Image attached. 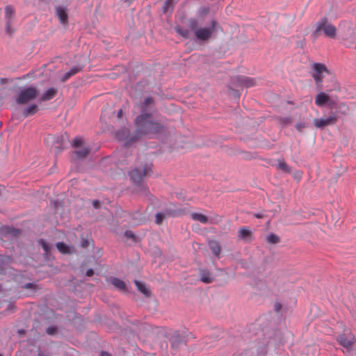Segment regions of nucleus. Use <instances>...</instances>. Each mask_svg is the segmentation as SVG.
Wrapping results in <instances>:
<instances>
[{"label": "nucleus", "instance_id": "1", "mask_svg": "<svg viewBox=\"0 0 356 356\" xmlns=\"http://www.w3.org/2000/svg\"><path fill=\"white\" fill-rule=\"evenodd\" d=\"M135 130L132 140H139L145 136L163 131L164 126L156 121L152 116L139 114L134 121Z\"/></svg>", "mask_w": 356, "mask_h": 356}, {"label": "nucleus", "instance_id": "2", "mask_svg": "<svg viewBox=\"0 0 356 356\" xmlns=\"http://www.w3.org/2000/svg\"><path fill=\"white\" fill-rule=\"evenodd\" d=\"M186 26L193 31L195 39L198 41L207 42L215 32L217 23L212 20L210 25L207 27H199L200 22L195 18H190L186 23Z\"/></svg>", "mask_w": 356, "mask_h": 356}, {"label": "nucleus", "instance_id": "3", "mask_svg": "<svg viewBox=\"0 0 356 356\" xmlns=\"http://www.w3.org/2000/svg\"><path fill=\"white\" fill-rule=\"evenodd\" d=\"M40 92L36 87H26L19 91L15 97V101L19 105L26 104L37 98Z\"/></svg>", "mask_w": 356, "mask_h": 356}, {"label": "nucleus", "instance_id": "4", "mask_svg": "<svg viewBox=\"0 0 356 356\" xmlns=\"http://www.w3.org/2000/svg\"><path fill=\"white\" fill-rule=\"evenodd\" d=\"M321 31H323L325 35L327 37L333 38L336 36V27L332 24L327 22L326 18L321 19L316 24V29L313 32L314 37L317 38L320 35Z\"/></svg>", "mask_w": 356, "mask_h": 356}, {"label": "nucleus", "instance_id": "5", "mask_svg": "<svg viewBox=\"0 0 356 356\" xmlns=\"http://www.w3.org/2000/svg\"><path fill=\"white\" fill-rule=\"evenodd\" d=\"M152 172L150 164L138 166L129 172V176L133 182L136 184H140L143 178L147 177Z\"/></svg>", "mask_w": 356, "mask_h": 356}, {"label": "nucleus", "instance_id": "6", "mask_svg": "<svg viewBox=\"0 0 356 356\" xmlns=\"http://www.w3.org/2000/svg\"><path fill=\"white\" fill-rule=\"evenodd\" d=\"M312 68L313 70L312 76L316 86H320L322 83L325 74H330V71L323 63H314L312 65Z\"/></svg>", "mask_w": 356, "mask_h": 356}, {"label": "nucleus", "instance_id": "7", "mask_svg": "<svg viewBox=\"0 0 356 356\" xmlns=\"http://www.w3.org/2000/svg\"><path fill=\"white\" fill-rule=\"evenodd\" d=\"M337 341L348 353L353 350L354 344L356 342L355 336L349 330H345L343 333L339 335Z\"/></svg>", "mask_w": 356, "mask_h": 356}, {"label": "nucleus", "instance_id": "8", "mask_svg": "<svg viewBox=\"0 0 356 356\" xmlns=\"http://www.w3.org/2000/svg\"><path fill=\"white\" fill-rule=\"evenodd\" d=\"M73 147L74 148V154L78 159L86 158L91 150L89 147L85 145L83 140L80 138L74 139Z\"/></svg>", "mask_w": 356, "mask_h": 356}, {"label": "nucleus", "instance_id": "9", "mask_svg": "<svg viewBox=\"0 0 356 356\" xmlns=\"http://www.w3.org/2000/svg\"><path fill=\"white\" fill-rule=\"evenodd\" d=\"M191 218L194 221L199 222L204 225L218 224L222 221V217L218 215H213V216L209 217L199 212H192L191 213Z\"/></svg>", "mask_w": 356, "mask_h": 356}, {"label": "nucleus", "instance_id": "10", "mask_svg": "<svg viewBox=\"0 0 356 356\" xmlns=\"http://www.w3.org/2000/svg\"><path fill=\"white\" fill-rule=\"evenodd\" d=\"M47 140L48 141L52 143V145L54 147L55 153L58 154L64 149V145H65L68 138L67 134H63L58 136H50Z\"/></svg>", "mask_w": 356, "mask_h": 356}, {"label": "nucleus", "instance_id": "11", "mask_svg": "<svg viewBox=\"0 0 356 356\" xmlns=\"http://www.w3.org/2000/svg\"><path fill=\"white\" fill-rule=\"evenodd\" d=\"M140 114H146L152 116L154 111V102L152 97H147L144 102L136 106Z\"/></svg>", "mask_w": 356, "mask_h": 356}, {"label": "nucleus", "instance_id": "12", "mask_svg": "<svg viewBox=\"0 0 356 356\" xmlns=\"http://www.w3.org/2000/svg\"><path fill=\"white\" fill-rule=\"evenodd\" d=\"M134 136V132L132 134L130 133L129 129L126 127H122L117 131L115 133V138L120 140L124 143L125 145H130L138 140H132V138Z\"/></svg>", "mask_w": 356, "mask_h": 356}, {"label": "nucleus", "instance_id": "13", "mask_svg": "<svg viewBox=\"0 0 356 356\" xmlns=\"http://www.w3.org/2000/svg\"><path fill=\"white\" fill-rule=\"evenodd\" d=\"M232 86L235 87H251L254 86L257 83L255 79L245 76H238L234 77L232 81Z\"/></svg>", "mask_w": 356, "mask_h": 356}, {"label": "nucleus", "instance_id": "14", "mask_svg": "<svg viewBox=\"0 0 356 356\" xmlns=\"http://www.w3.org/2000/svg\"><path fill=\"white\" fill-rule=\"evenodd\" d=\"M55 15L64 26L68 24V9L66 6L58 5L55 7Z\"/></svg>", "mask_w": 356, "mask_h": 356}, {"label": "nucleus", "instance_id": "15", "mask_svg": "<svg viewBox=\"0 0 356 356\" xmlns=\"http://www.w3.org/2000/svg\"><path fill=\"white\" fill-rule=\"evenodd\" d=\"M337 120V115L332 113L330 116L326 118H316L314 120V124L318 129H323L325 127L334 124Z\"/></svg>", "mask_w": 356, "mask_h": 356}, {"label": "nucleus", "instance_id": "16", "mask_svg": "<svg viewBox=\"0 0 356 356\" xmlns=\"http://www.w3.org/2000/svg\"><path fill=\"white\" fill-rule=\"evenodd\" d=\"M199 275L200 280L205 284H210L214 280L213 273L204 268L199 270Z\"/></svg>", "mask_w": 356, "mask_h": 356}, {"label": "nucleus", "instance_id": "17", "mask_svg": "<svg viewBox=\"0 0 356 356\" xmlns=\"http://www.w3.org/2000/svg\"><path fill=\"white\" fill-rule=\"evenodd\" d=\"M252 232L248 227H241L238 232V238L244 241H250L252 240Z\"/></svg>", "mask_w": 356, "mask_h": 356}, {"label": "nucleus", "instance_id": "18", "mask_svg": "<svg viewBox=\"0 0 356 356\" xmlns=\"http://www.w3.org/2000/svg\"><path fill=\"white\" fill-rule=\"evenodd\" d=\"M108 281L118 290L124 292L127 291L126 284L122 280L117 277H111L108 278Z\"/></svg>", "mask_w": 356, "mask_h": 356}, {"label": "nucleus", "instance_id": "19", "mask_svg": "<svg viewBox=\"0 0 356 356\" xmlns=\"http://www.w3.org/2000/svg\"><path fill=\"white\" fill-rule=\"evenodd\" d=\"M58 92V89L56 88H49L45 90L41 95L40 100L42 102H46L54 98Z\"/></svg>", "mask_w": 356, "mask_h": 356}, {"label": "nucleus", "instance_id": "20", "mask_svg": "<svg viewBox=\"0 0 356 356\" xmlns=\"http://www.w3.org/2000/svg\"><path fill=\"white\" fill-rule=\"evenodd\" d=\"M208 245L215 256L218 257L220 254L222 247L220 241L211 240L208 242Z\"/></svg>", "mask_w": 356, "mask_h": 356}, {"label": "nucleus", "instance_id": "21", "mask_svg": "<svg viewBox=\"0 0 356 356\" xmlns=\"http://www.w3.org/2000/svg\"><path fill=\"white\" fill-rule=\"evenodd\" d=\"M184 143V140H181V136H177L175 134L173 135L170 134L169 138V143L174 147V148H179L182 147V143Z\"/></svg>", "mask_w": 356, "mask_h": 356}, {"label": "nucleus", "instance_id": "22", "mask_svg": "<svg viewBox=\"0 0 356 356\" xmlns=\"http://www.w3.org/2000/svg\"><path fill=\"white\" fill-rule=\"evenodd\" d=\"M330 100V97L325 92H320L316 97L315 103L318 106H322L326 103H327Z\"/></svg>", "mask_w": 356, "mask_h": 356}, {"label": "nucleus", "instance_id": "23", "mask_svg": "<svg viewBox=\"0 0 356 356\" xmlns=\"http://www.w3.org/2000/svg\"><path fill=\"white\" fill-rule=\"evenodd\" d=\"M82 70V67L81 66H75L71 68L67 72H66L60 79L61 82L66 81L68 79H70L72 76L76 74Z\"/></svg>", "mask_w": 356, "mask_h": 356}, {"label": "nucleus", "instance_id": "24", "mask_svg": "<svg viewBox=\"0 0 356 356\" xmlns=\"http://www.w3.org/2000/svg\"><path fill=\"white\" fill-rule=\"evenodd\" d=\"M135 284L137 287V289L143 293L146 297H149L151 296L150 290L146 286L144 282L135 280Z\"/></svg>", "mask_w": 356, "mask_h": 356}, {"label": "nucleus", "instance_id": "25", "mask_svg": "<svg viewBox=\"0 0 356 356\" xmlns=\"http://www.w3.org/2000/svg\"><path fill=\"white\" fill-rule=\"evenodd\" d=\"M265 240L267 243L270 245H276L281 242L280 237L278 235L273 233H270L269 234H268L266 236Z\"/></svg>", "mask_w": 356, "mask_h": 356}, {"label": "nucleus", "instance_id": "26", "mask_svg": "<svg viewBox=\"0 0 356 356\" xmlns=\"http://www.w3.org/2000/svg\"><path fill=\"white\" fill-rule=\"evenodd\" d=\"M56 248H58V250L62 252V253H64V254H71L74 251L72 250V248H71L70 247L67 246L65 243L63 242H58L56 243Z\"/></svg>", "mask_w": 356, "mask_h": 356}, {"label": "nucleus", "instance_id": "27", "mask_svg": "<svg viewBox=\"0 0 356 356\" xmlns=\"http://www.w3.org/2000/svg\"><path fill=\"white\" fill-rule=\"evenodd\" d=\"M38 111V108L35 104H31L23 110L22 114L24 117H28L35 114Z\"/></svg>", "mask_w": 356, "mask_h": 356}, {"label": "nucleus", "instance_id": "28", "mask_svg": "<svg viewBox=\"0 0 356 356\" xmlns=\"http://www.w3.org/2000/svg\"><path fill=\"white\" fill-rule=\"evenodd\" d=\"M124 236L126 238V242L129 245H131L132 243H136L138 241L137 237L131 231H126L124 234Z\"/></svg>", "mask_w": 356, "mask_h": 356}, {"label": "nucleus", "instance_id": "29", "mask_svg": "<svg viewBox=\"0 0 356 356\" xmlns=\"http://www.w3.org/2000/svg\"><path fill=\"white\" fill-rule=\"evenodd\" d=\"M15 16V11L10 6H7L5 8V18L6 21L11 22Z\"/></svg>", "mask_w": 356, "mask_h": 356}, {"label": "nucleus", "instance_id": "30", "mask_svg": "<svg viewBox=\"0 0 356 356\" xmlns=\"http://www.w3.org/2000/svg\"><path fill=\"white\" fill-rule=\"evenodd\" d=\"M175 31L177 33H179L181 36L185 38H190V31L188 29H185L181 28L180 26H175Z\"/></svg>", "mask_w": 356, "mask_h": 356}, {"label": "nucleus", "instance_id": "31", "mask_svg": "<svg viewBox=\"0 0 356 356\" xmlns=\"http://www.w3.org/2000/svg\"><path fill=\"white\" fill-rule=\"evenodd\" d=\"M3 232L8 235L17 236L19 231L14 227H6L3 228Z\"/></svg>", "mask_w": 356, "mask_h": 356}, {"label": "nucleus", "instance_id": "32", "mask_svg": "<svg viewBox=\"0 0 356 356\" xmlns=\"http://www.w3.org/2000/svg\"><path fill=\"white\" fill-rule=\"evenodd\" d=\"M277 168L282 170L286 173L291 172V168L283 161H279L277 163Z\"/></svg>", "mask_w": 356, "mask_h": 356}, {"label": "nucleus", "instance_id": "33", "mask_svg": "<svg viewBox=\"0 0 356 356\" xmlns=\"http://www.w3.org/2000/svg\"><path fill=\"white\" fill-rule=\"evenodd\" d=\"M166 215L165 213H162V212H159L156 214V219H155V222L157 224V225H161L163 222V220L165 219Z\"/></svg>", "mask_w": 356, "mask_h": 356}, {"label": "nucleus", "instance_id": "34", "mask_svg": "<svg viewBox=\"0 0 356 356\" xmlns=\"http://www.w3.org/2000/svg\"><path fill=\"white\" fill-rule=\"evenodd\" d=\"M38 243L42 246L46 253H48L50 251L51 248L49 245L44 239H40Z\"/></svg>", "mask_w": 356, "mask_h": 356}, {"label": "nucleus", "instance_id": "35", "mask_svg": "<svg viewBox=\"0 0 356 356\" xmlns=\"http://www.w3.org/2000/svg\"><path fill=\"white\" fill-rule=\"evenodd\" d=\"M172 1L173 0H166L164 3L163 9L165 13H167L169 10L172 9Z\"/></svg>", "mask_w": 356, "mask_h": 356}, {"label": "nucleus", "instance_id": "36", "mask_svg": "<svg viewBox=\"0 0 356 356\" xmlns=\"http://www.w3.org/2000/svg\"><path fill=\"white\" fill-rule=\"evenodd\" d=\"M338 108L339 111L344 115H346L348 112V107L343 103H341L339 105Z\"/></svg>", "mask_w": 356, "mask_h": 356}, {"label": "nucleus", "instance_id": "37", "mask_svg": "<svg viewBox=\"0 0 356 356\" xmlns=\"http://www.w3.org/2000/svg\"><path fill=\"white\" fill-rule=\"evenodd\" d=\"M46 332L49 335H55L57 333V327L54 325L49 326L46 329Z\"/></svg>", "mask_w": 356, "mask_h": 356}, {"label": "nucleus", "instance_id": "38", "mask_svg": "<svg viewBox=\"0 0 356 356\" xmlns=\"http://www.w3.org/2000/svg\"><path fill=\"white\" fill-rule=\"evenodd\" d=\"M6 32L9 35H12L14 33V29L11 26V22L6 21Z\"/></svg>", "mask_w": 356, "mask_h": 356}, {"label": "nucleus", "instance_id": "39", "mask_svg": "<svg viewBox=\"0 0 356 356\" xmlns=\"http://www.w3.org/2000/svg\"><path fill=\"white\" fill-rule=\"evenodd\" d=\"M209 8L206 6L200 7L199 9V14L201 16H206L209 13Z\"/></svg>", "mask_w": 356, "mask_h": 356}, {"label": "nucleus", "instance_id": "40", "mask_svg": "<svg viewBox=\"0 0 356 356\" xmlns=\"http://www.w3.org/2000/svg\"><path fill=\"white\" fill-rule=\"evenodd\" d=\"M229 94L233 96L234 98H238L240 96L239 92L237 90L232 88V87L229 88Z\"/></svg>", "mask_w": 356, "mask_h": 356}, {"label": "nucleus", "instance_id": "41", "mask_svg": "<svg viewBox=\"0 0 356 356\" xmlns=\"http://www.w3.org/2000/svg\"><path fill=\"white\" fill-rule=\"evenodd\" d=\"M296 128L297 129V130H298L299 131H302L303 129L305 128V122H299L298 124H296Z\"/></svg>", "mask_w": 356, "mask_h": 356}, {"label": "nucleus", "instance_id": "42", "mask_svg": "<svg viewBox=\"0 0 356 356\" xmlns=\"http://www.w3.org/2000/svg\"><path fill=\"white\" fill-rule=\"evenodd\" d=\"M92 204L93 207L96 209H98L101 207V202L99 200H92Z\"/></svg>", "mask_w": 356, "mask_h": 356}, {"label": "nucleus", "instance_id": "43", "mask_svg": "<svg viewBox=\"0 0 356 356\" xmlns=\"http://www.w3.org/2000/svg\"><path fill=\"white\" fill-rule=\"evenodd\" d=\"M281 122L283 123V124H291V118H282L281 119Z\"/></svg>", "mask_w": 356, "mask_h": 356}, {"label": "nucleus", "instance_id": "44", "mask_svg": "<svg viewBox=\"0 0 356 356\" xmlns=\"http://www.w3.org/2000/svg\"><path fill=\"white\" fill-rule=\"evenodd\" d=\"M282 304L280 302H276L275 303V306H274V308H275V310L277 312H279L281 309H282Z\"/></svg>", "mask_w": 356, "mask_h": 356}, {"label": "nucleus", "instance_id": "45", "mask_svg": "<svg viewBox=\"0 0 356 356\" xmlns=\"http://www.w3.org/2000/svg\"><path fill=\"white\" fill-rule=\"evenodd\" d=\"M86 275L88 276V277H91L94 275V270L92 269H88L87 271H86Z\"/></svg>", "mask_w": 356, "mask_h": 356}, {"label": "nucleus", "instance_id": "46", "mask_svg": "<svg viewBox=\"0 0 356 356\" xmlns=\"http://www.w3.org/2000/svg\"><path fill=\"white\" fill-rule=\"evenodd\" d=\"M89 245V242L87 241V240H83L82 242H81V246L83 248H86L88 247Z\"/></svg>", "mask_w": 356, "mask_h": 356}, {"label": "nucleus", "instance_id": "47", "mask_svg": "<svg viewBox=\"0 0 356 356\" xmlns=\"http://www.w3.org/2000/svg\"><path fill=\"white\" fill-rule=\"evenodd\" d=\"M140 191H141L142 193H143L145 195L147 193V188L144 186H142L140 187Z\"/></svg>", "mask_w": 356, "mask_h": 356}, {"label": "nucleus", "instance_id": "48", "mask_svg": "<svg viewBox=\"0 0 356 356\" xmlns=\"http://www.w3.org/2000/svg\"><path fill=\"white\" fill-rule=\"evenodd\" d=\"M295 178L300 179L301 178L302 174L300 172H297L295 173Z\"/></svg>", "mask_w": 356, "mask_h": 356}, {"label": "nucleus", "instance_id": "49", "mask_svg": "<svg viewBox=\"0 0 356 356\" xmlns=\"http://www.w3.org/2000/svg\"><path fill=\"white\" fill-rule=\"evenodd\" d=\"M122 114H123V111H122V109H120V110L118 111V114H117L118 118H121V116L122 115Z\"/></svg>", "mask_w": 356, "mask_h": 356}, {"label": "nucleus", "instance_id": "50", "mask_svg": "<svg viewBox=\"0 0 356 356\" xmlns=\"http://www.w3.org/2000/svg\"><path fill=\"white\" fill-rule=\"evenodd\" d=\"M33 286V284L32 283H27L25 284V288L26 289H31Z\"/></svg>", "mask_w": 356, "mask_h": 356}, {"label": "nucleus", "instance_id": "51", "mask_svg": "<svg viewBox=\"0 0 356 356\" xmlns=\"http://www.w3.org/2000/svg\"><path fill=\"white\" fill-rule=\"evenodd\" d=\"M101 356H111V355L106 352H102Z\"/></svg>", "mask_w": 356, "mask_h": 356}, {"label": "nucleus", "instance_id": "52", "mask_svg": "<svg viewBox=\"0 0 356 356\" xmlns=\"http://www.w3.org/2000/svg\"><path fill=\"white\" fill-rule=\"evenodd\" d=\"M255 216H256L257 218H262V217H263V216H262V215L259 214V213L255 214Z\"/></svg>", "mask_w": 356, "mask_h": 356}, {"label": "nucleus", "instance_id": "53", "mask_svg": "<svg viewBox=\"0 0 356 356\" xmlns=\"http://www.w3.org/2000/svg\"><path fill=\"white\" fill-rule=\"evenodd\" d=\"M175 337H179V334H176Z\"/></svg>", "mask_w": 356, "mask_h": 356}, {"label": "nucleus", "instance_id": "54", "mask_svg": "<svg viewBox=\"0 0 356 356\" xmlns=\"http://www.w3.org/2000/svg\"><path fill=\"white\" fill-rule=\"evenodd\" d=\"M39 356H47V355H40Z\"/></svg>", "mask_w": 356, "mask_h": 356}, {"label": "nucleus", "instance_id": "55", "mask_svg": "<svg viewBox=\"0 0 356 356\" xmlns=\"http://www.w3.org/2000/svg\"><path fill=\"white\" fill-rule=\"evenodd\" d=\"M0 356H3V355L0 353Z\"/></svg>", "mask_w": 356, "mask_h": 356}]
</instances>
